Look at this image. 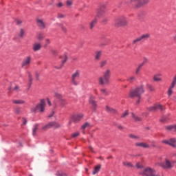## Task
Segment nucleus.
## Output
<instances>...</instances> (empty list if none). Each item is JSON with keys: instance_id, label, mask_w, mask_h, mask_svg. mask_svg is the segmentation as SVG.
I'll return each instance as SVG.
<instances>
[{"instance_id": "f257e3e1", "label": "nucleus", "mask_w": 176, "mask_h": 176, "mask_svg": "<svg viewBox=\"0 0 176 176\" xmlns=\"http://www.w3.org/2000/svg\"><path fill=\"white\" fill-rule=\"evenodd\" d=\"M109 79H111V70L107 69L104 72L103 76L98 78V82L100 86H104L109 85Z\"/></svg>"}, {"instance_id": "f03ea898", "label": "nucleus", "mask_w": 176, "mask_h": 176, "mask_svg": "<svg viewBox=\"0 0 176 176\" xmlns=\"http://www.w3.org/2000/svg\"><path fill=\"white\" fill-rule=\"evenodd\" d=\"M148 3L149 0H129L125 2L126 6H135V8H141Z\"/></svg>"}, {"instance_id": "7ed1b4c3", "label": "nucleus", "mask_w": 176, "mask_h": 176, "mask_svg": "<svg viewBox=\"0 0 176 176\" xmlns=\"http://www.w3.org/2000/svg\"><path fill=\"white\" fill-rule=\"evenodd\" d=\"M145 90H144V86L141 85L130 91V98H141V94H144Z\"/></svg>"}, {"instance_id": "20e7f679", "label": "nucleus", "mask_w": 176, "mask_h": 176, "mask_svg": "<svg viewBox=\"0 0 176 176\" xmlns=\"http://www.w3.org/2000/svg\"><path fill=\"white\" fill-rule=\"evenodd\" d=\"M45 108H46V103L44 99H41L39 103L31 108V112H40L42 113L45 112Z\"/></svg>"}, {"instance_id": "39448f33", "label": "nucleus", "mask_w": 176, "mask_h": 176, "mask_svg": "<svg viewBox=\"0 0 176 176\" xmlns=\"http://www.w3.org/2000/svg\"><path fill=\"white\" fill-rule=\"evenodd\" d=\"M174 162H171L168 158H164L163 162H157L156 166H160L164 170H170L174 167Z\"/></svg>"}, {"instance_id": "423d86ee", "label": "nucleus", "mask_w": 176, "mask_h": 176, "mask_svg": "<svg viewBox=\"0 0 176 176\" xmlns=\"http://www.w3.org/2000/svg\"><path fill=\"white\" fill-rule=\"evenodd\" d=\"M106 9L107 4H100L96 10V19H101V17H104L105 16V13H107V11L105 10Z\"/></svg>"}, {"instance_id": "0eeeda50", "label": "nucleus", "mask_w": 176, "mask_h": 176, "mask_svg": "<svg viewBox=\"0 0 176 176\" xmlns=\"http://www.w3.org/2000/svg\"><path fill=\"white\" fill-rule=\"evenodd\" d=\"M140 174L143 176H159V175L156 173V170L151 167L144 168Z\"/></svg>"}, {"instance_id": "6e6552de", "label": "nucleus", "mask_w": 176, "mask_h": 176, "mask_svg": "<svg viewBox=\"0 0 176 176\" xmlns=\"http://www.w3.org/2000/svg\"><path fill=\"white\" fill-rule=\"evenodd\" d=\"M114 23L116 27L127 25V18L124 16H119L115 19Z\"/></svg>"}, {"instance_id": "1a4fd4ad", "label": "nucleus", "mask_w": 176, "mask_h": 176, "mask_svg": "<svg viewBox=\"0 0 176 176\" xmlns=\"http://www.w3.org/2000/svg\"><path fill=\"white\" fill-rule=\"evenodd\" d=\"M52 127H54V129H60V127H61V125L56 122H51L43 126L41 128V130L46 131V130H49V129H52Z\"/></svg>"}, {"instance_id": "9d476101", "label": "nucleus", "mask_w": 176, "mask_h": 176, "mask_svg": "<svg viewBox=\"0 0 176 176\" xmlns=\"http://www.w3.org/2000/svg\"><path fill=\"white\" fill-rule=\"evenodd\" d=\"M147 109L150 112H153L155 111H157V109H160V111H163L166 109V107H164V106H162L160 104H154L153 106H151V107L147 108Z\"/></svg>"}, {"instance_id": "9b49d317", "label": "nucleus", "mask_w": 176, "mask_h": 176, "mask_svg": "<svg viewBox=\"0 0 176 176\" xmlns=\"http://www.w3.org/2000/svg\"><path fill=\"white\" fill-rule=\"evenodd\" d=\"M80 73L79 71L76 70L72 75V84L74 86H78L79 85V82L76 80L77 78H80Z\"/></svg>"}, {"instance_id": "f8f14e48", "label": "nucleus", "mask_w": 176, "mask_h": 176, "mask_svg": "<svg viewBox=\"0 0 176 176\" xmlns=\"http://www.w3.org/2000/svg\"><path fill=\"white\" fill-rule=\"evenodd\" d=\"M162 144L169 145L170 146H173V148H176V139L170 138L168 140H164L162 141Z\"/></svg>"}, {"instance_id": "ddd939ff", "label": "nucleus", "mask_w": 176, "mask_h": 176, "mask_svg": "<svg viewBox=\"0 0 176 176\" xmlns=\"http://www.w3.org/2000/svg\"><path fill=\"white\" fill-rule=\"evenodd\" d=\"M32 60V58L31 57V56H28L26 58H25L21 63L22 68H25L27 67H29L30 64H31Z\"/></svg>"}, {"instance_id": "4468645a", "label": "nucleus", "mask_w": 176, "mask_h": 176, "mask_svg": "<svg viewBox=\"0 0 176 176\" xmlns=\"http://www.w3.org/2000/svg\"><path fill=\"white\" fill-rule=\"evenodd\" d=\"M89 104L91 105L93 111H96V109H97V102H96V96H91L89 97Z\"/></svg>"}, {"instance_id": "2eb2a0df", "label": "nucleus", "mask_w": 176, "mask_h": 176, "mask_svg": "<svg viewBox=\"0 0 176 176\" xmlns=\"http://www.w3.org/2000/svg\"><path fill=\"white\" fill-rule=\"evenodd\" d=\"M55 97H56V98L60 100V105L62 107H64V105H67V104H68L67 102V100L63 98V95L59 94L58 92H55Z\"/></svg>"}, {"instance_id": "dca6fc26", "label": "nucleus", "mask_w": 176, "mask_h": 176, "mask_svg": "<svg viewBox=\"0 0 176 176\" xmlns=\"http://www.w3.org/2000/svg\"><path fill=\"white\" fill-rule=\"evenodd\" d=\"M82 119H83V114H78V115L73 116L72 117V120L74 123H78V122H80V120H82Z\"/></svg>"}, {"instance_id": "f3484780", "label": "nucleus", "mask_w": 176, "mask_h": 176, "mask_svg": "<svg viewBox=\"0 0 176 176\" xmlns=\"http://www.w3.org/2000/svg\"><path fill=\"white\" fill-rule=\"evenodd\" d=\"M36 23H37L38 27H39L41 30H45L46 28V24H45V22L42 19H37Z\"/></svg>"}, {"instance_id": "a211bd4d", "label": "nucleus", "mask_w": 176, "mask_h": 176, "mask_svg": "<svg viewBox=\"0 0 176 176\" xmlns=\"http://www.w3.org/2000/svg\"><path fill=\"white\" fill-rule=\"evenodd\" d=\"M68 57H67V55L63 56V59H62V63L60 65H54V68H56V69H61L63 67H64L65 63H66Z\"/></svg>"}, {"instance_id": "6ab92c4d", "label": "nucleus", "mask_w": 176, "mask_h": 176, "mask_svg": "<svg viewBox=\"0 0 176 176\" xmlns=\"http://www.w3.org/2000/svg\"><path fill=\"white\" fill-rule=\"evenodd\" d=\"M41 49H42V45L41 44V43L36 42L33 44L32 50L34 52H39Z\"/></svg>"}, {"instance_id": "aec40b11", "label": "nucleus", "mask_w": 176, "mask_h": 176, "mask_svg": "<svg viewBox=\"0 0 176 176\" xmlns=\"http://www.w3.org/2000/svg\"><path fill=\"white\" fill-rule=\"evenodd\" d=\"M135 146H139L140 148H149L151 146L149 144L144 142H137L135 144Z\"/></svg>"}, {"instance_id": "412c9836", "label": "nucleus", "mask_w": 176, "mask_h": 176, "mask_svg": "<svg viewBox=\"0 0 176 176\" xmlns=\"http://www.w3.org/2000/svg\"><path fill=\"white\" fill-rule=\"evenodd\" d=\"M165 129L166 131H176L175 125L166 126Z\"/></svg>"}, {"instance_id": "4be33fe9", "label": "nucleus", "mask_w": 176, "mask_h": 176, "mask_svg": "<svg viewBox=\"0 0 176 176\" xmlns=\"http://www.w3.org/2000/svg\"><path fill=\"white\" fill-rule=\"evenodd\" d=\"M160 76H162L160 74L154 75L153 77V80L154 82H162V78H160Z\"/></svg>"}, {"instance_id": "5701e85b", "label": "nucleus", "mask_w": 176, "mask_h": 176, "mask_svg": "<svg viewBox=\"0 0 176 176\" xmlns=\"http://www.w3.org/2000/svg\"><path fill=\"white\" fill-rule=\"evenodd\" d=\"M106 111H107V112H109V113H116V109H115L109 106H106Z\"/></svg>"}, {"instance_id": "b1692460", "label": "nucleus", "mask_w": 176, "mask_h": 176, "mask_svg": "<svg viewBox=\"0 0 176 176\" xmlns=\"http://www.w3.org/2000/svg\"><path fill=\"white\" fill-rule=\"evenodd\" d=\"M102 55V51H101V50L96 51L95 52V58H96V60H100V58H101Z\"/></svg>"}, {"instance_id": "393cba45", "label": "nucleus", "mask_w": 176, "mask_h": 176, "mask_svg": "<svg viewBox=\"0 0 176 176\" xmlns=\"http://www.w3.org/2000/svg\"><path fill=\"white\" fill-rule=\"evenodd\" d=\"M131 116L135 122H141V120H142V118H141L138 116H136L135 114H134V113H131Z\"/></svg>"}, {"instance_id": "a878e982", "label": "nucleus", "mask_w": 176, "mask_h": 176, "mask_svg": "<svg viewBox=\"0 0 176 176\" xmlns=\"http://www.w3.org/2000/svg\"><path fill=\"white\" fill-rule=\"evenodd\" d=\"M39 127V124H35L33 126L32 135H36V131H38V128Z\"/></svg>"}, {"instance_id": "bb28decb", "label": "nucleus", "mask_w": 176, "mask_h": 176, "mask_svg": "<svg viewBox=\"0 0 176 176\" xmlns=\"http://www.w3.org/2000/svg\"><path fill=\"white\" fill-rule=\"evenodd\" d=\"M100 170H101V166L100 165L96 166L94 168V171L92 172L93 175H96V174L100 172Z\"/></svg>"}, {"instance_id": "cd10ccee", "label": "nucleus", "mask_w": 176, "mask_h": 176, "mask_svg": "<svg viewBox=\"0 0 176 176\" xmlns=\"http://www.w3.org/2000/svg\"><path fill=\"white\" fill-rule=\"evenodd\" d=\"M13 104H25V101L23 100H12Z\"/></svg>"}, {"instance_id": "c85d7f7f", "label": "nucleus", "mask_w": 176, "mask_h": 176, "mask_svg": "<svg viewBox=\"0 0 176 176\" xmlns=\"http://www.w3.org/2000/svg\"><path fill=\"white\" fill-rule=\"evenodd\" d=\"M149 36H150L149 34H145L140 36L139 38H140V41H146V39H148Z\"/></svg>"}, {"instance_id": "c756f323", "label": "nucleus", "mask_w": 176, "mask_h": 176, "mask_svg": "<svg viewBox=\"0 0 176 176\" xmlns=\"http://www.w3.org/2000/svg\"><path fill=\"white\" fill-rule=\"evenodd\" d=\"M97 24V18L94 19L91 23H90V29L93 30L94 28V26Z\"/></svg>"}, {"instance_id": "7c9ffc66", "label": "nucleus", "mask_w": 176, "mask_h": 176, "mask_svg": "<svg viewBox=\"0 0 176 176\" xmlns=\"http://www.w3.org/2000/svg\"><path fill=\"white\" fill-rule=\"evenodd\" d=\"M100 91L102 94V96H109V92H108L107 89H100Z\"/></svg>"}, {"instance_id": "2f4dec72", "label": "nucleus", "mask_w": 176, "mask_h": 176, "mask_svg": "<svg viewBox=\"0 0 176 176\" xmlns=\"http://www.w3.org/2000/svg\"><path fill=\"white\" fill-rule=\"evenodd\" d=\"M122 164L124 166H125V167H129L130 168H133V167H134V166H133V164H131V162H124Z\"/></svg>"}, {"instance_id": "473e14b6", "label": "nucleus", "mask_w": 176, "mask_h": 176, "mask_svg": "<svg viewBox=\"0 0 176 176\" xmlns=\"http://www.w3.org/2000/svg\"><path fill=\"white\" fill-rule=\"evenodd\" d=\"M142 67H144V63L139 65L138 67L136 68V69H135L136 75H138V74L140 73V71L141 70V68H142Z\"/></svg>"}, {"instance_id": "72a5a7b5", "label": "nucleus", "mask_w": 176, "mask_h": 176, "mask_svg": "<svg viewBox=\"0 0 176 176\" xmlns=\"http://www.w3.org/2000/svg\"><path fill=\"white\" fill-rule=\"evenodd\" d=\"M56 24L57 25H59V27H60L63 32H67V28H65V26H64L63 24H60V23H56Z\"/></svg>"}, {"instance_id": "f704fd0d", "label": "nucleus", "mask_w": 176, "mask_h": 176, "mask_svg": "<svg viewBox=\"0 0 176 176\" xmlns=\"http://www.w3.org/2000/svg\"><path fill=\"white\" fill-rule=\"evenodd\" d=\"M24 35H25V31L23 29H21L19 32L20 38H24Z\"/></svg>"}, {"instance_id": "c9c22d12", "label": "nucleus", "mask_w": 176, "mask_h": 176, "mask_svg": "<svg viewBox=\"0 0 176 176\" xmlns=\"http://www.w3.org/2000/svg\"><path fill=\"white\" fill-rule=\"evenodd\" d=\"M126 80L127 82H129V83H131L132 82H134V80H135V76H132L131 77H129Z\"/></svg>"}, {"instance_id": "e433bc0d", "label": "nucleus", "mask_w": 176, "mask_h": 176, "mask_svg": "<svg viewBox=\"0 0 176 176\" xmlns=\"http://www.w3.org/2000/svg\"><path fill=\"white\" fill-rule=\"evenodd\" d=\"M174 89V88H172L171 87H169L168 89V97H171V96H173V90Z\"/></svg>"}, {"instance_id": "4c0bfd02", "label": "nucleus", "mask_w": 176, "mask_h": 176, "mask_svg": "<svg viewBox=\"0 0 176 176\" xmlns=\"http://www.w3.org/2000/svg\"><path fill=\"white\" fill-rule=\"evenodd\" d=\"M28 78H29V86H31L32 85V76L30 72L28 73Z\"/></svg>"}, {"instance_id": "58836bf2", "label": "nucleus", "mask_w": 176, "mask_h": 176, "mask_svg": "<svg viewBox=\"0 0 176 176\" xmlns=\"http://www.w3.org/2000/svg\"><path fill=\"white\" fill-rule=\"evenodd\" d=\"M175 85H176V78L173 77V79L170 84V87H172L173 89H174V87H175Z\"/></svg>"}, {"instance_id": "ea45409f", "label": "nucleus", "mask_w": 176, "mask_h": 176, "mask_svg": "<svg viewBox=\"0 0 176 176\" xmlns=\"http://www.w3.org/2000/svg\"><path fill=\"white\" fill-rule=\"evenodd\" d=\"M129 138H131L132 140H140V137L133 134L129 135Z\"/></svg>"}, {"instance_id": "a19ab883", "label": "nucleus", "mask_w": 176, "mask_h": 176, "mask_svg": "<svg viewBox=\"0 0 176 176\" xmlns=\"http://www.w3.org/2000/svg\"><path fill=\"white\" fill-rule=\"evenodd\" d=\"M138 42H141V40H140V37H138L136 39L133 40L132 43H133V45H137V43H138Z\"/></svg>"}, {"instance_id": "79ce46f5", "label": "nucleus", "mask_w": 176, "mask_h": 176, "mask_svg": "<svg viewBox=\"0 0 176 176\" xmlns=\"http://www.w3.org/2000/svg\"><path fill=\"white\" fill-rule=\"evenodd\" d=\"M147 87L150 91H155V87L151 85H147Z\"/></svg>"}, {"instance_id": "37998d69", "label": "nucleus", "mask_w": 176, "mask_h": 176, "mask_svg": "<svg viewBox=\"0 0 176 176\" xmlns=\"http://www.w3.org/2000/svg\"><path fill=\"white\" fill-rule=\"evenodd\" d=\"M100 65V68H103V67H105V65H107V60L101 61Z\"/></svg>"}, {"instance_id": "c03bdc74", "label": "nucleus", "mask_w": 176, "mask_h": 176, "mask_svg": "<svg viewBox=\"0 0 176 176\" xmlns=\"http://www.w3.org/2000/svg\"><path fill=\"white\" fill-rule=\"evenodd\" d=\"M51 54H52V56H57V54H58L57 50H56L54 49H52Z\"/></svg>"}, {"instance_id": "a18cd8bd", "label": "nucleus", "mask_w": 176, "mask_h": 176, "mask_svg": "<svg viewBox=\"0 0 176 176\" xmlns=\"http://www.w3.org/2000/svg\"><path fill=\"white\" fill-rule=\"evenodd\" d=\"M37 39L38 41H42V39H43V34H38L36 36Z\"/></svg>"}, {"instance_id": "49530a36", "label": "nucleus", "mask_w": 176, "mask_h": 176, "mask_svg": "<svg viewBox=\"0 0 176 176\" xmlns=\"http://www.w3.org/2000/svg\"><path fill=\"white\" fill-rule=\"evenodd\" d=\"M89 122H85L81 127L82 130H85L87 127H89Z\"/></svg>"}, {"instance_id": "de8ad7c7", "label": "nucleus", "mask_w": 176, "mask_h": 176, "mask_svg": "<svg viewBox=\"0 0 176 176\" xmlns=\"http://www.w3.org/2000/svg\"><path fill=\"white\" fill-rule=\"evenodd\" d=\"M79 132H75L74 133L72 134V138H76V137H78Z\"/></svg>"}, {"instance_id": "09e8293b", "label": "nucleus", "mask_w": 176, "mask_h": 176, "mask_svg": "<svg viewBox=\"0 0 176 176\" xmlns=\"http://www.w3.org/2000/svg\"><path fill=\"white\" fill-rule=\"evenodd\" d=\"M67 6H72V0H67L66 2Z\"/></svg>"}, {"instance_id": "8fccbe9b", "label": "nucleus", "mask_w": 176, "mask_h": 176, "mask_svg": "<svg viewBox=\"0 0 176 176\" xmlns=\"http://www.w3.org/2000/svg\"><path fill=\"white\" fill-rule=\"evenodd\" d=\"M64 17H65V14H58L57 15L58 19H64Z\"/></svg>"}, {"instance_id": "3c124183", "label": "nucleus", "mask_w": 176, "mask_h": 176, "mask_svg": "<svg viewBox=\"0 0 176 176\" xmlns=\"http://www.w3.org/2000/svg\"><path fill=\"white\" fill-rule=\"evenodd\" d=\"M127 115H129V111H125L121 116V118H126V116H127Z\"/></svg>"}, {"instance_id": "603ef678", "label": "nucleus", "mask_w": 176, "mask_h": 176, "mask_svg": "<svg viewBox=\"0 0 176 176\" xmlns=\"http://www.w3.org/2000/svg\"><path fill=\"white\" fill-rule=\"evenodd\" d=\"M138 18L139 19V20H142V19H144V14L143 13L138 14Z\"/></svg>"}, {"instance_id": "864d4df0", "label": "nucleus", "mask_w": 176, "mask_h": 176, "mask_svg": "<svg viewBox=\"0 0 176 176\" xmlns=\"http://www.w3.org/2000/svg\"><path fill=\"white\" fill-rule=\"evenodd\" d=\"M136 167L137 168H142V164H141V163L138 162L136 164Z\"/></svg>"}, {"instance_id": "5fc2aeb1", "label": "nucleus", "mask_w": 176, "mask_h": 176, "mask_svg": "<svg viewBox=\"0 0 176 176\" xmlns=\"http://www.w3.org/2000/svg\"><path fill=\"white\" fill-rule=\"evenodd\" d=\"M50 45V40L49 38L45 39V47Z\"/></svg>"}, {"instance_id": "6e6d98bb", "label": "nucleus", "mask_w": 176, "mask_h": 176, "mask_svg": "<svg viewBox=\"0 0 176 176\" xmlns=\"http://www.w3.org/2000/svg\"><path fill=\"white\" fill-rule=\"evenodd\" d=\"M20 112H21V110L20 109V108L15 109V113H20Z\"/></svg>"}, {"instance_id": "4d7b16f0", "label": "nucleus", "mask_w": 176, "mask_h": 176, "mask_svg": "<svg viewBox=\"0 0 176 176\" xmlns=\"http://www.w3.org/2000/svg\"><path fill=\"white\" fill-rule=\"evenodd\" d=\"M23 124H27V120L25 118H23Z\"/></svg>"}, {"instance_id": "13d9d810", "label": "nucleus", "mask_w": 176, "mask_h": 176, "mask_svg": "<svg viewBox=\"0 0 176 176\" xmlns=\"http://www.w3.org/2000/svg\"><path fill=\"white\" fill-rule=\"evenodd\" d=\"M56 6H57L58 8H62V6H63V3H58L56 5Z\"/></svg>"}, {"instance_id": "bf43d9fd", "label": "nucleus", "mask_w": 176, "mask_h": 176, "mask_svg": "<svg viewBox=\"0 0 176 176\" xmlns=\"http://www.w3.org/2000/svg\"><path fill=\"white\" fill-rule=\"evenodd\" d=\"M14 91H17L19 90V86H15V87L13 89Z\"/></svg>"}, {"instance_id": "052dcab7", "label": "nucleus", "mask_w": 176, "mask_h": 176, "mask_svg": "<svg viewBox=\"0 0 176 176\" xmlns=\"http://www.w3.org/2000/svg\"><path fill=\"white\" fill-rule=\"evenodd\" d=\"M47 104L50 107H52V102H50V100L49 99H47Z\"/></svg>"}, {"instance_id": "680f3d73", "label": "nucleus", "mask_w": 176, "mask_h": 176, "mask_svg": "<svg viewBox=\"0 0 176 176\" xmlns=\"http://www.w3.org/2000/svg\"><path fill=\"white\" fill-rule=\"evenodd\" d=\"M53 115H54V111H52V113L49 115L48 118H52Z\"/></svg>"}, {"instance_id": "e2e57ef3", "label": "nucleus", "mask_w": 176, "mask_h": 176, "mask_svg": "<svg viewBox=\"0 0 176 176\" xmlns=\"http://www.w3.org/2000/svg\"><path fill=\"white\" fill-rule=\"evenodd\" d=\"M21 23H22V21H20V20H17V21H16V23H17V24H21Z\"/></svg>"}, {"instance_id": "0e129e2a", "label": "nucleus", "mask_w": 176, "mask_h": 176, "mask_svg": "<svg viewBox=\"0 0 176 176\" xmlns=\"http://www.w3.org/2000/svg\"><path fill=\"white\" fill-rule=\"evenodd\" d=\"M118 129L120 130H123V127L121 125L118 126Z\"/></svg>"}, {"instance_id": "69168bd1", "label": "nucleus", "mask_w": 176, "mask_h": 176, "mask_svg": "<svg viewBox=\"0 0 176 176\" xmlns=\"http://www.w3.org/2000/svg\"><path fill=\"white\" fill-rule=\"evenodd\" d=\"M89 149L91 152L94 153V151H93V148L91 147V146H89Z\"/></svg>"}, {"instance_id": "338daca9", "label": "nucleus", "mask_w": 176, "mask_h": 176, "mask_svg": "<svg viewBox=\"0 0 176 176\" xmlns=\"http://www.w3.org/2000/svg\"><path fill=\"white\" fill-rule=\"evenodd\" d=\"M140 100H141V98H139V100H137L136 104H140Z\"/></svg>"}, {"instance_id": "774afa93", "label": "nucleus", "mask_w": 176, "mask_h": 176, "mask_svg": "<svg viewBox=\"0 0 176 176\" xmlns=\"http://www.w3.org/2000/svg\"><path fill=\"white\" fill-rule=\"evenodd\" d=\"M174 78L176 79V74L175 75Z\"/></svg>"}]
</instances>
